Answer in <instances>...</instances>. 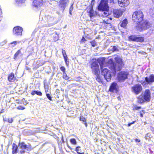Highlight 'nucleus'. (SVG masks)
<instances>
[{
  "label": "nucleus",
  "mask_w": 154,
  "mask_h": 154,
  "mask_svg": "<svg viewBox=\"0 0 154 154\" xmlns=\"http://www.w3.org/2000/svg\"><path fill=\"white\" fill-rule=\"evenodd\" d=\"M91 45L92 47H94L95 46L96 44V43L95 40H93L90 42Z\"/></svg>",
  "instance_id": "nucleus-37"
},
{
  "label": "nucleus",
  "mask_w": 154,
  "mask_h": 154,
  "mask_svg": "<svg viewBox=\"0 0 154 154\" xmlns=\"http://www.w3.org/2000/svg\"><path fill=\"white\" fill-rule=\"evenodd\" d=\"M8 81L11 82H14L15 80V78L14 77L13 73H11L9 74L8 77Z\"/></svg>",
  "instance_id": "nucleus-20"
},
{
  "label": "nucleus",
  "mask_w": 154,
  "mask_h": 154,
  "mask_svg": "<svg viewBox=\"0 0 154 154\" xmlns=\"http://www.w3.org/2000/svg\"><path fill=\"white\" fill-rule=\"evenodd\" d=\"M1 10V8H0V10Z\"/></svg>",
  "instance_id": "nucleus-63"
},
{
  "label": "nucleus",
  "mask_w": 154,
  "mask_h": 154,
  "mask_svg": "<svg viewBox=\"0 0 154 154\" xmlns=\"http://www.w3.org/2000/svg\"><path fill=\"white\" fill-rule=\"evenodd\" d=\"M144 40L143 37L137 36L136 42H142Z\"/></svg>",
  "instance_id": "nucleus-28"
},
{
  "label": "nucleus",
  "mask_w": 154,
  "mask_h": 154,
  "mask_svg": "<svg viewBox=\"0 0 154 154\" xmlns=\"http://www.w3.org/2000/svg\"><path fill=\"white\" fill-rule=\"evenodd\" d=\"M142 89V87L140 85L136 84L132 87L131 91L135 94H138L141 92Z\"/></svg>",
  "instance_id": "nucleus-10"
},
{
  "label": "nucleus",
  "mask_w": 154,
  "mask_h": 154,
  "mask_svg": "<svg viewBox=\"0 0 154 154\" xmlns=\"http://www.w3.org/2000/svg\"><path fill=\"white\" fill-rule=\"evenodd\" d=\"M69 14L71 15H72V11H69Z\"/></svg>",
  "instance_id": "nucleus-58"
},
{
  "label": "nucleus",
  "mask_w": 154,
  "mask_h": 154,
  "mask_svg": "<svg viewBox=\"0 0 154 154\" xmlns=\"http://www.w3.org/2000/svg\"><path fill=\"white\" fill-rule=\"evenodd\" d=\"M135 142L137 143H139L140 141V140L138 139L137 138H136L135 139Z\"/></svg>",
  "instance_id": "nucleus-51"
},
{
  "label": "nucleus",
  "mask_w": 154,
  "mask_h": 154,
  "mask_svg": "<svg viewBox=\"0 0 154 154\" xmlns=\"http://www.w3.org/2000/svg\"><path fill=\"white\" fill-rule=\"evenodd\" d=\"M118 2L119 5L122 7H126L129 4L128 0H118Z\"/></svg>",
  "instance_id": "nucleus-14"
},
{
  "label": "nucleus",
  "mask_w": 154,
  "mask_h": 154,
  "mask_svg": "<svg viewBox=\"0 0 154 154\" xmlns=\"http://www.w3.org/2000/svg\"><path fill=\"white\" fill-rule=\"evenodd\" d=\"M65 60V61L66 64L67 65L68 64H69V62L67 61L68 57L66 58V59H64Z\"/></svg>",
  "instance_id": "nucleus-49"
},
{
  "label": "nucleus",
  "mask_w": 154,
  "mask_h": 154,
  "mask_svg": "<svg viewBox=\"0 0 154 154\" xmlns=\"http://www.w3.org/2000/svg\"><path fill=\"white\" fill-rule=\"evenodd\" d=\"M89 12L90 13V17L91 19H93L95 17V16L96 14V11L94 12L92 7H91L90 8Z\"/></svg>",
  "instance_id": "nucleus-18"
},
{
  "label": "nucleus",
  "mask_w": 154,
  "mask_h": 154,
  "mask_svg": "<svg viewBox=\"0 0 154 154\" xmlns=\"http://www.w3.org/2000/svg\"><path fill=\"white\" fill-rule=\"evenodd\" d=\"M31 94L33 96L36 94L39 96H42V93L40 91L38 90L32 91L31 92Z\"/></svg>",
  "instance_id": "nucleus-22"
},
{
  "label": "nucleus",
  "mask_w": 154,
  "mask_h": 154,
  "mask_svg": "<svg viewBox=\"0 0 154 154\" xmlns=\"http://www.w3.org/2000/svg\"><path fill=\"white\" fill-rule=\"evenodd\" d=\"M105 61L104 60L102 59L101 63H100V68L102 71V74L104 76V77L106 80L107 81L109 82L110 81L111 78V74L110 72L106 68H104L105 67L104 64Z\"/></svg>",
  "instance_id": "nucleus-2"
},
{
  "label": "nucleus",
  "mask_w": 154,
  "mask_h": 154,
  "mask_svg": "<svg viewBox=\"0 0 154 154\" xmlns=\"http://www.w3.org/2000/svg\"><path fill=\"white\" fill-rule=\"evenodd\" d=\"M150 92L149 90H146L143 96H140L138 98L139 103H142L145 101L149 102L150 100Z\"/></svg>",
  "instance_id": "nucleus-4"
},
{
  "label": "nucleus",
  "mask_w": 154,
  "mask_h": 154,
  "mask_svg": "<svg viewBox=\"0 0 154 154\" xmlns=\"http://www.w3.org/2000/svg\"><path fill=\"white\" fill-rule=\"evenodd\" d=\"M19 146L21 149L20 152L21 154H24L25 153L28 152L31 150L32 148L31 145L29 144L26 145L23 142H20L19 143Z\"/></svg>",
  "instance_id": "nucleus-5"
},
{
  "label": "nucleus",
  "mask_w": 154,
  "mask_h": 154,
  "mask_svg": "<svg viewBox=\"0 0 154 154\" xmlns=\"http://www.w3.org/2000/svg\"><path fill=\"white\" fill-rule=\"evenodd\" d=\"M140 108H141V107H140V106L138 107V106H134V110L135 109V110H137L140 109Z\"/></svg>",
  "instance_id": "nucleus-46"
},
{
  "label": "nucleus",
  "mask_w": 154,
  "mask_h": 154,
  "mask_svg": "<svg viewBox=\"0 0 154 154\" xmlns=\"http://www.w3.org/2000/svg\"><path fill=\"white\" fill-rule=\"evenodd\" d=\"M22 49L21 48L14 55V58L15 60L17 59V57L19 56H22L23 55V54L21 52Z\"/></svg>",
  "instance_id": "nucleus-21"
},
{
  "label": "nucleus",
  "mask_w": 154,
  "mask_h": 154,
  "mask_svg": "<svg viewBox=\"0 0 154 154\" xmlns=\"http://www.w3.org/2000/svg\"><path fill=\"white\" fill-rule=\"evenodd\" d=\"M75 151L77 152L78 154H84V152H81V150L80 146H78L76 147Z\"/></svg>",
  "instance_id": "nucleus-27"
},
{
  "label": "nucleus",
  "mask_w": 154,
  "mask_h": 154,
  "mask_svg": "<svg viewBox=\"0 0 154 154\" xmlns=\"http://www.w3.org/2000/svg\"><path fill=\"white\" fill-rule=\"evenodd\" d=\"M60 69L61 70L63 71V73H66L65 72L66 69L64 66H62L61 67H60Z\"/></svg>",
  "instance_id": "nucleus-40"
},
{
  "label": "nucleus",
  "mask_w": 154,
  "mask_h": 154,
  "mask_svg": "<svg viewBox=\"0 0 154 154\" xmlns=\"http://www.w3.org/2000/svg\"><path fill=\"white\" fill-rule=\"evenodd\" d=\"M98 71L97 70V79H98L99 80L98 81V82H100L102 81V80L100 79V77L99 76V75L97 74Z\"/></svg>",
  "instance_id": "nucleus-44"
},
{
  "label": "nucleus",
  "mask_w": 154,
  "mask_h": 154,
  "mask_svg": "<svg viewBox=\"0 0 154 154\" xmlns=\"http://www.w3.org/2000/svg\"><path fill=\"white\" fill-rule=\"evenodd\" d=\"M43 0H33L32 5L33 9L39 8L42 5Z\"/></svg>",
  "instance_id": "nucleus-9"
},
{
  "label": "nucleus",
  "mask_w": 154,
  "mask_h": 154,
  "mask_svg": "<svg viewBox=\"0 0 154 154\" xmlns=\"http://www.w3.org/2000/svg\"><path fill=\"white\" fill-rule=\"evenodd\" d=\"M152 1L153 3L154 4V0H152Z\"/></svg>",
  "instance_id": "nucleus-59"
},
{
  "label": "nucleus",
  "mask_w": 154,
  "mask_h": 154,
  "mask_svg": "<svg viewBox=\"0 0 154 154\" xmlns=\"http://www.w3.org/2000/svg\"><path fill=\"white\" fill-rule=\"evenodd\" d=\"M86 41V40L85 38L84 37H83L81 39V42H85Z\"/></svg>",
  "instance_id": "nucleus-48"
},
{
  "label": "nucleus",
  "mask_w": 154,
  "mask_h": 154,
  "mask_svg": "<svg viewBox=\"0 0 154 154\" xmlns=\"http://www.w3.org/2000/svg\"><path fill=\"white\" fill-rule=\"evenodd\" d=\"M150 26V23L147 21H141L136 26V29L138 31L141 32L146 30Z\"/></svg>",
  "instance_id": "nucleus-3"
},
{
  "label": "nucleus",
  "mask_w": 154,
  "mask_h": 154,
  "mask_svg": "<svg viewBox=\"0 0 154 154\" xmlns=\"http://www.w3.org/2000/svg\"><path fill=\"white\" fill-rule=\"evenodd\" d=\"M98 66H97V67H98Z\"/></svg>",
  "instance_id": "nucleus-60"
},
{
  "label": "nucleus",
  "mask_w": 154,
  "mask_h": 154,
  "mask_svg": "<svg viewBox=\"0 0 154 154\" xmlns=\"http://www.w3.org/2000/svg\"><path fill=\"white\" fill-rule=\"evenodd\" d=\"M18 148L16 144L14 143L12 145V151L13 154H16L18 152Z\"/></svg>",
  "instance_id": "nucleus-19"
},
{
  "label": "nucleus",
  "mask_w": 154,
  "mask_h": 154,
  "mask_svg": "<svg viewBox=\"0 0 154 154\" xmlns=\"http://www.w3.org/2000/svg\"><path fill=\"white\" fill-rule=\"evenodd\" d=\"M25 108L24 107L21 106H20L17 107V109L19 110H23L25 109Z\"/></svg>",
  "instance_id": "nucleus-43"
},
{
  "label": "nucleus",
  "mask_w": 154,
  "mask_h": 154,
  "mask_svg": "<svg viewBox=\"0 0 154 154\" xmlns=\"http://www.w3.org/2000/svg\"><path fill=\"white\" fill-rule=\"evenodd\" d=\"M118 86L116 83L113 82L111 85L109 90L112 92H116L117 91Z\"/></svg>",
  "instance_id": "nucleus-16"
},
{
  "label": "nucleus",
  "mask_w": 154,
  "mask_h": 154,
  "mask_svg": "<svg viewBox=\"0 0 154 154\" xmlns=\"http://www.w3.org/2000/svg\"><path fill=\"white\" fill-rule=\"evenodd\" d=\"M49 93H46V97L48 99L50 100H52V97L51 95V92H49Z\"/></svg>",
  "instance_id": "nucleus-31"
},
{
  "label": "nucleus",
  "mask_w": 154,
  "mask_h": 154,
  "mask_svg": "<svg viewBox=\"0 0 154 154\" xmlns=\"http://www.w3.org/2000/svg\"><path fill=\"white\" fill-rule=\"evenodd\" d=\"M84 124H85L86 127H87V126L88 125H87V124L86 122H84Z\"/></svg>",
  "instance_id": "nucleus-56"
},
{
  "label": "nucleus",
  "mask_w": 154,
  "mask_h": 154,
  "mask_svg": "<svg viewBox=\"0 0 154 154\" xmlns=\"http://www.w3.org/2000/svg\"><path fill=\"white\" fill-rule=\"evenodd\" d=\"M54 23H49L48 24L49 26H52L53 25H54Z\"/></svg>",
  "instance_id": "nucleus-54"
},
{
  "label": "nucleus",
  "mask_w": 154,
  "mask_h": 154,
  "mask_svg": "<svg viewBox=\"0 0 154 154\" xmlns=\"http://www.w3.org/2000/svg\"><path fill=\"white\" fill-rule=\"evenodd\" d=\"M44 85L45 87V93H48L49 88L48 85H46L45 83L44 82Z\"/></svg>",
  "instance_id": "nucleus-35"
},
{
  "label": "nucleus",
  "mask_w": 154,
  "mask_h": 154,
  "mask_svg": "<svg viewBox=\"0 0 154 154\" xmlns=\"http://www.w3.org/2000/svg\"><path fill=\"white\" fill-rule=\"evenodd\" d=\"M115 59L116 62L114 63L112 59H110L107 62L106 64L108 66L113 72H116L120 70L124 65L122 59L118 57H116Z\"/></svg>",
  "instance_id": "nucleus-1"
},
{
  "label": "nucleus",
  "mask_w": 154,
  "mask_h": 154,
  "mask_svg": "<svg viewBox=\"0 0 154 154\" xmlns=\"http://www.w3.org/2000/svg\"><path fill=\"white\" fill-rule=\"evenodd\" d=\"M17 44V42L16 41L12 42L11 43V45H12V47H13L16 45Z\"/></svg>",
  "instance_id": "nucleus-42"
},
{
  "label": "nucleus",
  "mask_w": 154,
  "mask_h": 154,
  "mask_svg": "<svg viewBox=\"0 0 154 154\" xmlns=\"http://www.w3.org/2000/svg\"><path fill=\"white\" fill-rule=\"evenodd\" d=\"M122 14V12L120 10L115 9L113 11V15L115 17L118 18Z\"/></svg>",
  "instance_id": "nucleus-15"
},
{
  "label": "nucleus",
  "mask_w": 154,
  "mask_h": 154,
  "mask_svg": "<svg viewBox=\"0 0 154 154\" xmlns=\"http://www.w3.org/2000/svg\"><path fill=\"white\" fill-rule=\"evenodd\" d=\"M68 2V0H60L59 1V7L60 10L63 12L66 7V4Z\"/></svg>",
  "instance_id": "nucleus-13"
},
{
  "label": "nucleus",
  "mask_w": 154,
  "mask_h": 154,
  "mask_svg": "<svg viewBox=\"0 0 154 154\" xmlns=\"http://www.w3.org/2000/svg\"><path fill=\"white\" fill-rule=\"evenodd\" d=\"M135 122V121H134L133 122H132V123H129V124H128V126H130L132 124H134V123Z\"/></svg>",
  "instance_id": "nucleus-52"
},
{
  "label": "nucleus",
  "mask_w": 154,
  "mask_h": 154,
  "mask_svg": "<svg viewBox=\"0 0 154 154\" xmlns=\"http://www.w3.org/2000/svg\"><path fill=\"white\" fill-rule=\"evenodd\" d=\"M150 134L149 133H148L146 134V135L145 136V137L146 140L149 139V138L150 137Z\"/></svg>",
  "instance_id": "nucleus-41"
},
{
  "label": "nucleus",
  "mask_w": 154,
  "mask_h": 154,
  "mask_svg": "<svg viewBox=\"0 0 154 154\" xmlns=\"http://www.w3.org/2000/svg\"><path fill=\"white\" fill-rule=\"evenodd\" d=\"M7 43V41L6 40H5L2 42H0V46H2L4 45Z\"/></svg>",
  "instance_id": "nucleus-39"
},
{
  "label": "nucleus",
  "mask_w": 154,
  "mask_h": 154,
  "mask_svg": "<svg viewBox=\"0 0 154 154\" xmlns=\"http://www.w3.org/2000/svg\"><path fill=\"white\" fill-rule=\"evenodd\" d=\"M55 35H56L55 40H57L58 39V35H57V34H56Z\"/></svg>",
  "instance_id": "nucleus-53"
},
{
  "label": "nucleus",
  "mask_w": 154,
  "mask_h": 154,
  "mask_svg": "<svg viewBox=\"0 0 154 154\" xmlns=\"http://www.w3.org/2000/svg\"><path fill=\"white\" fill-rule=\"evenodd\" d=\"M144 113V112L143 110H142V111H140V115L141 117H142L143 116V114Z\"/></svg>",
  "instance_id": "nucleus-47"
},
{
  "label": "nucleus",
  "mask_w": 154,
  "mask_h": 154,
  "mask_svg": "<svg viewBox=\"0 0 154 154\" xmlns=\"http://www.w3.org/2000/svg\"><path fill=\"white\" fill-rule=\"evenodd\" d=\"M94 33H95V34L96 33V32H95V31Z\"/></svg>",
  "instance_id": "nucleus-61"
},
{
  "label": "nucleus",
  "mask_w": 154,
  "mask_h": 154,
  "mask_svg": "<svg viewBox=\"0 0 154 154\" xmlns=\"http://www.w3.org/2000/svg\"><path fill=\"white\" fill-rule=\"evenodd\" d=\"M146 82L149 84L154 82V75L151 74L149 77H146L145 79Z\"/></svg>",
  "instance_id": "nucleus-17"
},
{
  "label": "nucleus",
  "mask_w": 154,
  "mask_h": 154,
  "mask_svg": "<svg viewBox=\"0 0 154 154\" xmlns=\"http://www.w3.org/2000/svg\"><path fill=\"white\" fill-rule=\"evenodd\" d=\"M90 63L93 73L96 75V59L92 58L91 60Z\"/></svg>",
  "instance_id": "nucleus-11"
},
{
  "label": "nucleus",
  "mask_w": 154,
  "mask_h": 154,
  "mask_svg": "<svg viewBox=\"0 0 154 154\" xmlns=\"http://www.w3.org/2000/svg\"><path fill=\"white\" fill-rule=\"evenodd\" d=\"M143 14L141 11H137L133 13L132 19L134 22H140L143 20Z\"/></svg>",
  "instance_id": "nucleus-7"
},
{
  "label": "nucleus",
  "mask_w": 154,
  "mask_h": 154,
  "mask_svg": "<svg viewBox=\"0 0 154 154\" xmlns=\"http://www.w3.org/2000/svg\"><path fill=\"white\" fill-rule=\"evenodd\" d=\"M98 9L101 10H109L107 0H101Z\"/></svg>",
  "instance_id": "nucleus-8"
},
{
  "label": "nucleus",
  "mask_w": 154,
  "mask_h": 154,
  "mask_svg": "<svg viewBox=\"0 0 154 154\" xmlns=\"http://www.w3.org/2000/svg\"><path fill=\"white\" fill-rule=\"evenodd\" d=\"M102 16L103 17H107L109 14L108 11L109 10H102Z\"/></svg>",
  "instance_id": "nucleus-23"
},
{
  "label": "nucleus",
  "mask_w": 154,
  "mask_h": 154,
  "mask_svg": "<svg viewBox=\"0 0 154 154\" xmlns=\"http://www.w3.org/2000/svg\"><path fill=\"white\" fill-rule=\"evenodd\" d=\"M70 142L71 143L75 145L76 144V140L74 138H72L70 140Z\"/></svg>",
  "instance_id": "nucleus-36"
},
{
  "label": "nucleus",
  "mask_w": 154,
  "mask_h": 154,
  "mask_svg": "<svg viewBox=\"0 0 154 154\" xmlns=\"http://www.w3.org/2000/svg\"><path fill=\"white\" fill-rule=\"evenodd\" d=\"M13 119L12 118H11L10 119H8V122L9 123H12L13 122Z\"/></svg>",
  "instance_id": "nucleus-45"
},
{
  "label": "nucleus",
  "mask_w": 154,
  "mask_h": 154,
  "mask_svg": "<svg viewBox=\"0 0 154 154\" xmlns=\"http://www.w3.org/2000/svg\"><path fill=\"white\" fill-rule=\"evenodd\" d=\"M26 0H15L17 4H22L24 3Z\"/></svg>",
  "instance_id": "nucleus-34"
},
{
  "label": "nucleus",
  "mask_w": 154,
  "mask_h": 154,
  "mask_svg": "<svg viewBox=\"0 0 154 154\" xmlns=\"http://www.w3.org/2000/svg\"><path fill=\"white\" fill-rule=\"evenodd\" d=\"M62 54L63 55V57H64V59H66L67 58V57L65 51L63 49H62Z\"/></svg>",
  "instance_id": "nucleus-32"
},
{
  "label": "nucleus",
  "mask_w": 154,
  "mask_h": 154,
  "mask_svg": "<svg viewBox=\"0 0 154 154\" xmlns=\"http://www.w3.org/2000/svg\"><path fill=\"white\" fill-rule=\"evenodd\" d=\"M67 146L70 149H72V148H71V147L70 146H69V145H68Z\"/></svg>",
  "instance_id": "nucleus-57"
},
{
  "label": "nucleus",
  "mask_w": 154,
  "mask_h": 154,
  "mask_svg": "<svg viewBox=\"0 0 154 154\" xmlns=\"http://www.w3.org/2000/svg\"><path fill=\"white\" fill-rule=\"evenodd\" d=\"M47 19L48 22L50 23L53 21L54 18V17L48 15L47 17Z\"/></svg>",
  "instance_id": "nucleus-29"
},
{
  "label": "nucleus",
  "mask_w": 154,
  "mask_h": 154,
  "mask_svg": "<svg viewBox=\"0 0 154 154\" xmlns=\"http://www.w3.org/2000/svg\"><path fill=\"white\" fill-rule=\"evenodd\" d=\"M106 19H105L103 20L104 22L106 23H110L111 20H112V18L109 19V18H107Z\"/></svg>",
  "instance_id": "nucleus-33"
},
{
  "label": "nucleus",
  "mask_w": 154,
  "mask_h": 154,
  "mask_svg": "<svg viewBox=\"0 0 154 154\" xmlns=\"http://www.w3.org/2000/svg\"><path fill=\"white\" fill-rule=\"evenodd\" d=\"M80 120L82 121L83 122H86V119L83 116H81L80 118Z\"/></svg>",
  "instance_id": "nucleus-38"
},
{
  "label": "nucleus",
  "mask_w": 154,
  "mask_h": 154,
  "mask_svg": "<svg viewBox=\"0 0 154 154\" xmlns=\"http://www.w3.org/2000/svg\"><path fill=\"white\" fill-rule=\"evenodd\" d=\"M63 78L66 80H67L70 79L66 73H63Z\"/></svg>",
  "instance_id": "nucleus-30"
},
{
  "label": "nucleus",
  "mask_w": 154,
  "mask_h": 154,
  "mask_svg": "<svg viewBox=\"0 0 154 154\" xmlns=\"http://www.w3.org/2000/svg\"><path fill=\"white\" fill-rule=\"evenodd\" d=\"M128 23L127 19H125L122 22L120 26L121 27L125 28L126 26Z\"/></svg>",
  "instance_id": "nucleus-24"
},
{
  "label": "nucleus",
  "mask_w": 154,
  "mask_h": 154,
  "mask_svg": "<svg viewBox=\"0 0 154 154\" xmlns=\"http://www.w3.org/2000/svg\"><path fill=\"white\" fill-rule=\"evenodd\" d=\"M137 36L135 35H131L129 37V39L130 41L136 42Z\"/></svg>",
  "instance_id": "nucleus-26"
},
{
  "label": "nucleus",
  "mask_w": 154,
  "mask_h": 154,
  "mask_svg": "<svg viewBox=\"0 0 154 154\" xmlns=\"http://www.w3.org/2000/svg\"><path fill=\"white\" fill-rule=\"evenodd\" d=\"M108 50L109 51L114 52V51H118V49L117 46H111L110 48Z\"/></svg>",
  "instance_id": "nucleus-25"
},
{
  "label": "nucleus",
  "mask_w": 154,
  "mask_h": 154,
  "mask_svg": "<svg viewBox=\"0 0 154 154\" xmlns=\"http://www.w3.org/2000/svg\"><path fill=\"white\" fill-rule=\"evenodd\" d=\"M98 61V60H97V61Z\"/></svg>",
  "instance_id": "nucleus-62"
},
{
  "label": "nucleus",
  "mask_w": 154,
  "mask_h": 154,
  "mask_svg": "<svg viewBox=\"0 0 154 154\" xmlns=\"http://www.w3.org/2000/svg\"><path fill=\"white\" fill-rule=\"evenodd\" d=\"M129 75V73L127 71H121L118 74L117 79L119 82H124L126 79H128Z\"/></svg>",
  "instance_id": "nucleus-6"
},
{
  "label": "nucleus",
  "mask_w": 154,
  "mask_h": 154,
  "mask_svg": "<svg viewBox=\"0 0 154 154\" xmlns=\"http://www.w3.org/2000/svg\"><path fill=\"white\" fill-rule=\"evenodd\" d=\"M73 10L72 5L69 8V11H72Z\"/></svg>",
  "instance_id": "nucleus-50"
},
{
  "label": "nucleus",
  "mask_w": 154,
  "mask_h": 154,
  "mask_svg": "<svg viewBox=\"0 0 154 154\" xmlns=\"http://www.w3.org/2000/svg\"><path fill=\"white\" fill-rule=\"evenodd\" d=\"M23 30V29L21 27L18 26H16L13 29V33L17 36H21L22 34Z\"/></svg>",
  "instance_id": "nucleus-12"
},
{
  "label": "nucleus",
  "mask_w": 154,
  "mask_h": 154,
  "mask_svg": "<svg viewBox=\"0 0 154 154\" xmlns=\"http://www.w3.org/2000/svg\"><path fill=\"white\" fill-rule=\"evenodd\" d=\"M61 140H62L63 143H64V140H63V135H62V136Z\"/></svg>",
  "instance_id": "nucleus-55"
}]
</instances>
